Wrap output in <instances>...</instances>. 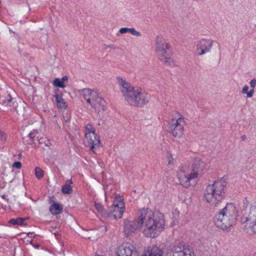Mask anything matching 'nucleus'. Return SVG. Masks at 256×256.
<instances>
[{"mask_svg": "<svg viewBox=\"0 0 256 256\" xmlns=\"http://www.w3.org/2000/svg\"><path fill=\"white\" fill-rule=\"evenodd\" d=\"M164 226V216L162 213L153 212L148 208H143L139 210L136 219L124 220V232L128 236L143 228L142 232L145 236L154 238L160 234Z\"/></svg>", "mask_w": 256, "mask_h": 256, "instance_id": "1", "label": "nucleus"}, {"mask_svg": "<svg viewBox=\"0 0 256 256\" xmlns=\"http://www.w3.org/2000/svg\"><path fill=\"white\" fill-rule=\"evenodd\" d=\"M206 168V164L199 158H194L190 164H184L178 168L176 176L180 183L183 186L188 188L190 182L198 178Z\"/></svg>", "mask_w": 256, "mask_h": 256, "instance_id": "2", "label": "nucleus"}, {"mask_svg": "<svg viewBox=\"0 0 256 256\" xmlns=\"http://www.w3.org/2000/svg\"><path fill=\"white\" fill-rule=\"evenodd\" d=\"M118 81L120 91L125 100L129 104L140 106L148 102V95L141 88L132 86L125 80L121 78H118Z\"/></svg>", "mask_w": 256, "mask_h": 256, "instance_id": "3", "label": "nucleus"}, {"mask_svg": "<svg viewBox=\"0 0 256 256\" xmlns=\"http://www.w3.org/2000/svg\"><path fill=\"white\" fill-rule=\"evenodd\" d=\"M240 215L238 207L233 203H228L214 217V223L217 227L227 230L234 226Z\"/></svg>", "mask_w": 256, "mask_h": 256, "instance_id": "4", "label": "nucleus"}, {"mask_svg": "<svg viewBox=\"0 0 256 256\" xmlns=\"http://www.w3.org/2000/svg\"><path fill=\"white\" fill-rule=\"evenodd\" d=\"M226 182L223 180H218L208 185L204 194L206 200L212 206H218L226 196Z\"/></svg>", "mask_w": 256, "mask_h": 256, "instance_id": "5", "label": "nucleus"}, {"mask_svg": "<svg viewBox=\"0 0 256 256\" xmlns=\"http://www.w3.org/2000/svg\"><path fill=\"white\" fill-rule=\"evenodd\" d=\"M226 182L223 180H218L208 185L204 194L206 200L212 206H218L226 196Z\"/></svg>", "mask_w": 256, "mask_h": 256, "instance_id": "6", "label": "nucleus"}, {"mask_svg": "<svg viewBox=\"0 0 256 256\" xmlns=\"http://www.w3.org/2000/svg\"><path fill=\"white\" fill-rule=\"evenodd\" d=\"M80 96L98 113L104 111L106 108V101L98 96L96 91L84 88L80 91Z\"/></svg>", "mask_w": 256, "mask_h": 256, "instance_id": "7", "label": "nucleus"}, {"mask_svg": "<svg viewBox=\"0 0 256 256\" xmlns=\"http://www.w3.org/2000/svg\"><path fill=\"white\" fill-rule=\"evenodd\" d=\"M122 196H116L115 197L110 213L108 214V216L114 219L122 217L125 208Z\"/></svg>", "mask_w": 256, "mask_h": 256, "instance_id": "8", "label": "nucleus"}, {"mask_svg": "<svg viewBox=\"0 0 256 256\" xmlns=\"http://www.w3.org/2000/svg\"><path fill=\"white\" fill-rule=\"evenodd\" d=\"M245 228L247 232L256 234V205L250 207L248 214L246 218Z\"/></svg>", "mask_w": 256, "mask_h": 256, "instance_id": "9", "label": "nucleus"}, {"mask_svg": "<svg viewBox=\"0 0 256 256\" xmlns=\"http://www.w3.org/2000/svg\"><path fill=\"white\" fill-rule=\"evenodd\" d=\"M166 256H194V253L188 246L179 244L170 250Z\"/></svg>", "mask_w": 256, "mask_h": 256, "instance_id": "10", "label": "nucleus"}, {"mask_svg": "<svg viewBox=\"0 0 256 256\" xmlns=\"http://www.w3.org/2000/svg\"><path fill=\"white\" fill-rule=\"evenodd\" d=\"M184 121L182 116L176 120H172L169 124L168 128L170 132L174 137L180 138L183 134Z\"/></svg>", "mask_w": 256, "mask_h": 256, "instance_id": "11", "label": "nucleus"}, {"mask_svg": "<svg viewBox=\"0 0 256 256\" xmlns=\"http://www.w3.org/2000/svg\"><path fill=\"white\" fill-rule=\"evenodd\" d=\"M117 256H138L134 245L132 242H124L120 246L116 252Z\"/></svg>", "mask_w": 256, "mask_h": 256, "instance_id": "12", "label": "nucleus"}, {"mask_svg": "<svg viewBox=\"0 0 256 256\" xmlns=\"http://www.w3.org/2000/svg\"><path fill=\"white\" fill-rule=\"evenodd\" d=\"M214 41L210 39L202 38L197 42L196 52L198 55L202 56L211 52Z\"/></svg>", "mask_w": 256, "mask_h": 256, "instance_id": "13", "label": "nucleus"}, {"mask_svg": "<svg viewBox=\"0 0 256 256\" xmlns=\"http://www.w3.org/2000/svg\"><path fill=\"white\" fill-rule=\"evenodd\" d=\"M156 44V51L159 59L162 57L166 56L168 50L170 48V46L166 42L164 39L161 36H157Z\"/></svg>", "mask_w": 256, "mask_h": 256, "instance_id": "14", "label": "nucleus"}, {"mask_svg": "<svg viewBox=\"0 0 256 256\" xmlns=\"http://www.w3.org/2000/svg\"><path fill=\"white\" fill-rule=\"evenodd\" d=\"M84 142L86 146L89 147L94 153L96 152V149L100 146V140L96 134H94V136H89L88 138L85 136Z\"/></svg>", "mask_w": 256, "mask_h": 256, "instance_id": "15", "label": "nucleus"}, {"mask_svg": "<svg viewBox=\"0 0 256 256\" xmlns=\"http://www.w3.org/2000/svg\"><path fill=\"white\" fill-rule=\"evenodd\" d=\"M1 106L4 110H8L16 108L18 104L15 98H12L10 94L2 100Z\"/></svg>", "mask_w": 256, "mask_h": 256, "instance_id": "16", "label": "nucleus"}, {"mask_svg": "<svg viewBox=\"0 0 256 256\" xmlns=\"http://www.w3.org/2000/svg\"><path fill=\"white\" fill-rule=\"evenodd\" d=\"M162 255L163 251L161 248L156 246H152L148 248L142 256H162Z\"/></svg>", "mask_w": 256, "mask_h": 256, "instance_id": "17", "label": "nucleus"}, {"mask_svg": "<svg viewBox=\"0 0 256 256\" xmlns=\"http://www.w3.org/2000/svg\"><path fill=\"white\" fill-rule=\"evenodd\" d=\"M62 208L56 202H54L50 208V211L53 215L60 214L62 212Z\"/></svg>", "mask_w": 256, "mask_h": 256, "instance_id": "18", "label": "nucleus"}, {"mask_svg": "<svg viewBox=\"0 0 256 256\" xmlns=\"http://www.w3.org/2000/svg\"><path fill=\"white\" fill-rule=\"evenodd\" d=\"M54 98H56L58 107L62 110L66 109L67 104L64 100L58 94L54 95Z\"/></svg>", "mask_w": 256, "mask_h": 256, "instance_id": "19", "label": "nucleus"}, {"mask_svg": "<svg viewBox=\"0 0 256 256\" xmlns=\"http://www.w3.org/2000/svg\"><path fill=\"white\" fill-rule=\"evenodd\" d=\"M85 128V136L89 138V136H94V134H96L94 128L90 124H87L84 126Z\"/></svg>", "mask_w": 256, "mask_h": 256, "instance_id": "20", "label": "nucleus"}, {"mask_svg": "<svg viewBox=\"0 0 256 256\" xmlns=\"http://www.w3.org/2000/svg\"><path fill=\"white\" fill-rule=\"evenodd\" d=\"M164 64L170 67H174L176 66L175 61L170 58H168L166 56L162 57L160 59Z\"/></svg>", "mask_w": 256, "mask_h": 256, "instance_id": "21", "label": "nucleus"}, {"mask_svg": "<svg viewBox=\"0 0 256 256\" xmlns=\"http://www.w3.org/2000/svg\"><path fill=\"white\" fill-rule=\"evenodd\" d=\"M94 206L98 212L100 213L102 216L105 217L108 216V214L106 212L101 204L96 202L94 203Z\"/></svg>", "mask_w": 256, "mask_h": 256, "instance_id": "22", "label": "nucleus"}, {"mask_svg": "<svg viewBox=\"0 0 256 256\" xmlns=\"http://www.w3.org/2000/svg\"><path fill=\"white\" fill-rule=\"evenodd\" d=\"M62 192L64 194H71L72 192V185L66 184L62 186Z\"/></svg>", "mask_w": 256, "mask_h": 256, "instance_id": "23", "label": "nucleus"}, {"mask_svg": "<svg viewBox=\"0 0 256 256\" xmlns=\"http://www.w3.org/2000/svg\"><path fill=\"white\" fill-rule=\"evenodd\" d=\"M24 219L22 218H18L16 219H11L10 220V223L13 224L22 225L24 224Z\"/></svg>", "mask_w": 256, "mask_h": 256, "instance_id": "24", "label": "nucleus"}, {"mask_svg": "<svg viewBox=\"0 0 256 256\" xmlns=\"http://www.w3.org/2000/svg\"><path fill=\"white\" fill-rule=\"evenodd\" d=\"M53 85L54 86L64 88L66 87V85L62 82L60 79L58 78H56L53 81Z\"/></svg>", "mask_w": 256, "mask_h": 256, "instance_id": "25", "label": "nucleus"}, {"mask_svg": "<svg viewBox=\"0 0 256 256\" xmlns=\"http://www.w3.org/2000/svg\"><path fill=\"white\" fill-rule=\"evenodd\" d=\"M35 175L38 179H40L44 176V172L41 168L36 167L35 168Z\"/></svg>", "mask_w": 256, "mask_h": 256, "instance_id": "26", "label": "nucleus"}, {"mask_svg": "<svg viewBox=\"0 0 256 256\" xmlns=\"http://www.w3.org/2000/svg\"><path fill=\"white\" fill-rule=\"evenodd\" d=\"M129 32H130L132 35L140 36H141V34L136 30L134 28H129Z\"/></svg>", "mask_w": 256, "mask_h": 256, "instance_id": "27", "label": "nucleus"}, {"mask_svg": "<svg viewBox=\"0 0 256 256\" xmlns=\"http://www.w3.org/2000/svg\"><path fill=\"white\" fill-rule=\"evenodd\" d=\"M6 140V136L4 132L2 130H0V141L2 142H4Z\"/></svg>", "mask_w": 256, "mask_h": 256, "instance_id": "28", "label": "nucleus"}, {"mask_svg": "<svg viewBox=\"0 0 256 256\" xmlns=\"http://www.w3.org/2000/svg\"><path fill=\"white\" fill-rule=\"evenodd\" d=\"M120 33L122 34H126L129 32V28H122L119 30Z\"/></svg>", "mask_w": 256, "mask_h": 256, "instance_id": "29", "label": "nucleus"}, {"mask_svg": "<svg viewBox=\"0 0 256 256\" xmlns=\"http://www.w3.org/2000/svg\"><path fill=\"white\" fill-rule=\"evenodd\" d=\"M250 87L254 89L256 86V80L253 79L252 80H250Z\"/></svg>", "mask_w": 256, "mask_h": 256, "instance_id": "30", "label": "nucleus"}, {"mask_svg": "<svg viewBox=\"0 0 256 256\" xmlns=\"http://www.w3.org/2000/svg\"><path fill=\"white\" fill-rule=\"evenodd\" d=\"M21 166H22V164L20 162H15L13 164V166L14 168H21Z\"/></svg>", "mask_w": 256, "mask_h": 256, "instance_id": "31", "label": "nucleus"}, {"mask_svg": "<svg viewBox=\"0 0 256 256\" xmlns=\"http://www.w3.org/2000/svg\"><path fill=\"white\" fill-rule=\"evenodd\" d=\"M248 86H244V88L242 89V92L243 94H246L248 92Z\"/></svg>", "mask_w": 256, "mask_h": 256, "instance_id": "32", "label": "nucleus"}, {"mask_svg": "<svg viewBox=\"0 0 256 256\" xmlns=\"http://www.w3.org/2000/svg\"><path fill=\"white\" fill-rule=\"evenodd\" d=\"M36 133H37V132L36 130H34L28 134V136L30 138L32 139L35 137Z\"/></svg>", "mask_w": 256, "mask_h": 256, "instance_id": "33", "label": "nucleus"}, {"mask_svg": "<svg viewBox=\"0 0 256 256\" xmlns=\"http://www.w3.org/2000/svg\"><path fill=\"white\" fill-rule=\"evenodd\" d=\"M254 89L251 90L249 92H248L246 94H247V96L248 98H252L254 94Z\"/></svg>", "mask_w": 256, "mask_h": 256, "instance_id": "34", "label": "nucleus"}, {"mask_svg": "<svg viewBox=\"0 0 256 256\" xmlns=\"http://www.w3.org/2000/svg\"><path fill=\"white\" fill-rule=\"evenodd\" d=\"M242 204H243V206L244 208H247L248 206V201L246 200H244L243 202H242Z\"/></svg>", "mask_w": 256, "mask_h": 256, "instance_id": "35", "label": "nucleus"}, {"mask_svg": "<svg viewBox=\"0 0 256 256\" xmlns=\"http://www.w3.org/2000/svg\"><path fill=\"white\" fill-rule=\"evenodd\" d=\"M6 186V182H0V188H4Z\"/></svg>", "mask_w": 256, "mask_h": 256, "instance_id": "36", "label": "nucleus"}, {"mask_svg": "<svg viewBox=\"0 0 256 256\" xmlns=\"http://www.w3.org/2000/svg\"><path fill=\"white\" fill-rule=\"evenodd\" d=\"M62 82L64 84V82H66L68 80V78L67 76H64L60 79Z\"/></svg>", "mask_w": 256, "mask_h": 256, "instance_id": "37", "label": "nucleus"}, {"mask_svg": "<svg viewBox=\"0 0 256 256\" xmlns=\"http://www.w3.org/2000/svg\"><path fill=\"white\" fill-rule=\"evenodd\" d=\"M242 138L243 140H244L246 138V136L244 135L242 136Z\"/></svg>", "mask_w": 256, "mask_h": 256, "instance_id": "38", "label": "nucleus"}, {"mask_svg": "<svg viewBox=\"0 0 256 256\" xmlns=\"http://www.w3.org/2000/svg\"><path fill=\"white\" fill-rule=\"evenodd\" d=\"M68 182H69L68 184H70V185H72V180H69Z\"/></svg>", "mask_w": 256, "mask_h": 256, "instance_id": "39", "label": "nucleus"}, {"mask_svg": "<svg viewBox=\"0 0 256 256\" xmlns=\"http://www.w3.org/2000/svg\"><path fill=\"white\" fill-rule=\"evenodd\" d=\"M34 247L36 248H39V245L36 244L34 246Z\"/></svg>", "mask_w": 256, "mask_h": 256, "instance_id": "40", "label": "nucleus"}, {"mask_svg": "<svg viewBox=\"0 0 256 256\" xmlns=\"http://www.w3.org/2000/svg\"><path fill=\"white\" fill-rule=\"evenodd\" d=\"M172 160H171L170 158H169L168 164H170V163H172Z\"/></svg>", "mask_w": 256, "mask_h": 256, "instance_id": "41", "label": "nucleus"}, {"mask_svg": "<svg viewBox=\"0 0 256 256\" xmlns=\"http://www.w3.org/2000/svg\"><path fill=\"white\" fill-rule=\"evenodd\" d=\"M10 31L11 32H12V30L10 28L9 29Z\"/></svg>", "mask_w": 256, "mask_h": 256, "instance_id": "42", "label": "nucleus"}]
</instances>
